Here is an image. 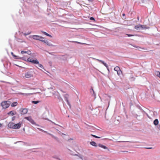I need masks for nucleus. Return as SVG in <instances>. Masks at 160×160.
<instances>
[{"mask_svg": "<svg viewBox=\"0 0 160 160\" xmlns=\"http://www.w3.org/2000/svg\"><path fill=\"white\" fill-rule=\"evenodd\" d=\"M49 112L48 111H46L42 114V118L44 119L48 120L51 122L52 123H54L55 125H57L54 122H52L48 119V118L49 117Z\"/></svg>", "mask_w": 160, "mask_h": 160, "instance_id": "1", "label": "nucleus"}, {"mask_svg": "<svg viewBox=\"0 0 160 160\" xmlns=\"http://www.w3.org/2000/svg\"><path fill=\"white\" fill-rule=\"evenodd\" d=\"M28 61L35 64H39V62L36 59L32 57H30L27 59Z\"/></svg>", "mask_w": 160, "mask_h": 160, "instance_id": "2", "label": "nucleus"}, {"mask_svg": "<svg viewBox=\"0 0 160 160\" xmlns=\"http://www.w3.org/2000/svg\"><path fill=\"white\" fill-rule=\"evenodd\" d=\"M10 102L9 101H3L1 103V104L3 108L6 109L10 106Z\"/></svg>", "mask_w": 160, "mask_h": 160, "instance_id": "3", "label": "nucleus"}, {"mask_svg": "<svg viewBox=\"0 0 160 160\" xmlns=\"http://www.w3.org/2000/svg\"><path fill=\"white\" fill-rule=\"evenodd\" d=\"M33 76V72L31 71H28L25 73L24 77L26 78H29L32 77Z\"/></svg>", "mask_w": 160, "mask_h": 160, "instance_id": "4", "label": "nucleus"}, {"mask_svg": "<svg viewBox=\"0 0 160 160\" xmlns=\"http://www.w3.org/2000/svg\"><path fill=\"white\" fill-rule=\"evenodd\" d=\"M43 38V37L41 36V42H42L45 44H46L47 45L49 46H53V47H55L56 46L53 45L51 44L50 42H49L48 40H43L42 39H41Z\"/></svg>", "mask_w": 160, "mask_h": 160, "instance_id": "5", "label": "nucleus"}, {"mask_svg": "<svg viewBox=\"0 0 160 160\" xmlns=\"http://www.w3.org/2000/svg\"><path fill=\"white\" fill-rule=\"evenodd\" d=\"M41 131H43V132H44L46 133H47V134H48V135H50V136H51L56 141H57V142H59V138L57 137H55V136H54L52 134L50 133H48V132H47L46 131H44V130H42V129H41Z\"/></svg>", "mask_w": 160, "mask_h": 160, "instance_id": "6", "label": "nucleus"}, {"mask_svg": "<svg viewBox=\"0 0 160 160\" xmlns=\"http://www.w3.org/2000/svg\"><path fill=\"white\" fill-rule=\"evenodd\" d=\"M63 97L64 98L65 100L67 102V104L69 106H70V103L68 100L69 95L67 94H66L63 95Z\"/></svg>", "mask_w": 160, "mask_h": 160, "instance_id": "7", "label": "nucleus"}, {"mask_svg": "<svg viewBox=\"0 0 160 160\" xmlns=\"http://www.w3.org/2000/svg\"><path fill=\"white\" fill-rule=\"evenodd\" d=\"M25 118L29 121L32 124H34L35 123L34 121L31 117H25Z\"/></svg>", "mask_w": 160, "mask_h": 160, "instance_id": "8", "label": "nucleus"}, {"mask_svg": "<svg viewBox=\"0 0 160 160\" xmlns=\"http://www.w3.org/2000/svg\"><path fill=\"white\" fill-rule=\"evenodd\" d=\"M93 59H94L96 60L97 61H99V62L102 63V64H103L106 67V68H108V65L106 63H105L104 61H102V60H100L98 59H96V58H93Z\"/></svg>", "mask_w": 160, "mask_h": 160, "instance_id": "9", "label": "nucleus"}, {"mask_svg": "<svg viewBox=\"0 0 160 160\" xmlns=\"http://www.w3.org/2000/svg\"><path fill=\"white\" fill-rule=\"evenodd\" d=\"M21 123H20L14 125V129H18L21 127Z\"/></svg>", "mask_w": 160, "mask_h": 160, "instance_id": "10", "label": "nucleus"}, {"mask_svg": "<svg viewBox=\"0 0 160 160\" xmlns=\"http://www.w3.org/2000/svg\"><path fill=\"white\" fill-rule=\"evenodd\" d=\"M14 123L12 122H10L8 124V127L14 129Z\"/></svg>", "mask_w": 160, "mask_h": 160, "instance_id": "11", "label": "nucleus"}, {"mask_svg": "<svg viewBox=\"0 0 160 160\" xmlns=\"http://www.w3.org/2000/svg\"><path fill=\"white\" fill-rule=\"evenodd\" d=\"M28 110L27 109L24 108L23 109L22 111V114H25L28 112Z\"/></svg>", "mask_w": 160, "mask_h": 160, "instance_id": "12", "label": "nucleus"}, {"mask_svg": "<svg viewBox=\"0 0 160 160\" xmlns=\"http://www.w3.org/2000/svg\"><path fill=\"white\" fill-rule=\"evenodd\" d=\"M98 146L99 147H101V148H104V149H108V148L107 147H106V146H104L103 145H102L101 144H98Z\"/></svg>", "mask_w": 160, "mask_h": 160, "instance_id": "13", "label": "nucleus"}, {"mask_svg": "<svg viewBox=\"0 0 160 160\" xmlns=\"http://www.w3.org/2000/svg\"><path fill=\"white\" fill-rule=\"evenodd\" d=\"M33 38L34 39L39 40L40 37L39 36L33 35L32 36Z\"/></svg>", "mask_w": 160, "mask_h": 160, "instance_id": "14", "label": "nucleus"}, {"mask_svg": "<svg viewBox=\"0 0 160 160\" xmlns=\"http://www.w3.org/2000/svg\"><path fill=\"white\" fill-rule=\"evenodd\" d=\"M41 32L42 33H43L44 35H45L46 36H49L50 37H52V36L48 34V33H47L46 32H44V31H41Z\"/></svg>", "mask_w": 160, "mask_h": 160, "instance_id": "15", "label": "nucleus"}, {"mask_svg": "<svg viewBox=\"0 0 160 160\" xmlns=\"http://www.w3.org/2000/svg\"><path fill=\"white\" fill-rule=\"evenodd\" d=\"M153 123L155 126L158 125V119H155Z\"/></svg>", "mask_w": 160, "mask_h": 160, "instance_id": "16", "label": "nucleus"}, {"mask_svg": "<svg viewBox=\"0 0 160 160\" xmlns=\"http://www.w3.org/2000/svg\"><path fill=\"white\" fill-rule=\"evenodd\" d=\"M155 75L158 77H160V72L158 71H156L155 73Z\"/></svg>", "mask_w": 160, "mask_h": 160, "instance_id": "17", "label": "nucleus"}, {"mask_svg": "<svg viewBox=\"0 0 160 160\" xmlns=\"http://www.w3.org/2000/svg\"><path fill=\"white\" fill-rule=\"evenodd\" d=\"M90 144L91 145H92L93 146H95V147L97 146L96 143L95 142H94V141L91 142H90Z\"/></svg>", "mask_w": 160, "mask_h": 160, "instance_id": "18", "label": "nucleus"}, {"mask_svg": "<svg viewBox=\"0 0 160 160\" xmlns=\"http://www.w3.org/2000/svg\"><path fill=\"white\" fill-rule=\"evenodd\" d=\"M18 105V103L17 102H13L11 106L12 107H15V106H17V105Z\"/></svg>", "mask_w": 160, "mask_h": 160, "instance_id": "19", "label": "nucleus"}, {"mask_svg": "<svg viewBox=\"0 0 160 160\" xmlns=\"http://www.w3.org/2000/svg\"><path fill=\"white\" fill-rule=\"evenodd\" d=\"M120 68L118 66H116L114 68V70L115 71H117L118 70H119Z\"/></svg>", "mask_w": 160, "mask_h": 160, "instance_id": "20", "label": "nucleus"}, {"mask_svg": "<svg viewBox=\"0 0 160 160\" xmlns=\"http://www.w3.org/2000/svg\"><path fill=\"white\" fill-rule=\"evenodd\" d=\"M117 72L118 75L119 76L120 75L122 74V71L120 69Z\"/></svg>", "mask_w": 160, "mask_h": 160, "instance_id": "21", "label": "nucleus"}, {"mask_svg": "<svg viewBox=\"0 0 160 160\" xmlns=\"http://www.w3.org/2000/svg\"><path fill=\"white\" fill-rule=\"evenodd\" d=\"M135 28L136 30H139V29H140V27H139V24L135 26Z\"/></svg>", "mask_w": 160, "mask_h": 160, "instance_id": "22", "label": "nucleus"}, {"mask_svg": "<svg viewBox=\"0 0 160 160\" xmlns=\"http://www.w3.org/2000/svg\"><path fill=\"white\" fill-rule=\"evenodd\" d=\"M8 114H11L12 116V115H14L15 114V113H14L13 111H11L10 112L8 113Z\"/></svg>", "mask_w": 160, "mask_h": 160, "instance_id": "23", "label": "nucleus"}, {"mask_svg": "<svg viewBox=\"0 0 160 160\" xmlns=\"http://www.w3.org/2000/svg\"><path fill=\"white\" fill-rule=\"evenodd\" d=\"M39 102H40V101H32V102L33 103H34V104H37Z\"/></svg>", "mask_w": 160, "mask_h": 160, "instance_id": "24", "label": "nucleus"}, {"mask_svg": "<svg viewBox=\"0 0 160 160\" xmlns=\"http://www.w3.org/2000/svg\"><path fill=\"white\" fill-rule=\"evenodd\" d=\"M90 92L91 93H92V92H93V95H94V96H95V92L93 90V89H92V88H91V90H90Z\"/></svg>", "mask_w": 160, "mask_h": 160, "instance_id": "25", "label": "nucleus"}, {"mask_svg": "<svg viewBox=\"0 0 160 160\" xmlns=\"http://www.w3.org/2000/svg\"><path fill=\"white\" fill-rule=\"evenodd\" d=\"M75 155H76V156H78V157L80 158H81V159H82V160H83V159H82V155H80V154H79V155H78L77 154H76Z\"/></svg>", "mask_w": 160, "mask_h": 160, "instance_id": "26", "label": "nucleus"}, {"mask_svg": "<svg viewBox=\"0 0 160 160\" xmlns=\"http://www.w3.org/2000/svg\"><path fill=\"white\" fill-rule=\"evenodd\" d=\"M54 88V87L53 86V85H52L50 87H49L48 86L47 87V88L48 89H53Z\"/></svg>", "mask_w": 160, "mask_h": 160, "instance_id": "27", "label": "nucleus"}, {"mask_svg": "<svg viewBox=\"0 0 160 160\" xmlns=\"http://www.w3.org/2000/svg\"><path fill=\"white\" fill-rule=\"evenodd\" d=\"M91 135L93 137H94L95 138H100V137H98L97 136H96V135H92V134Z\"/></svg>", "mask_w": 160, "mask_h": 160, "instance_id": "28", "label": "nucleus"}, {"mask_svg": "<svg viewBox=\"0 0 160 160\" xmlns=\"http://www.w3.org/2000/svg\"><path fill=\"white\" fill-rule=\"evenodd\" d=\"M126 35H127L128 37H130L131 36H134V35L130 34H126Z\"/></svg>", "mask_w": 160, "mask_h": 160, "instance_id": "29", "label": "nucleus"}, {"mask_svg": "<svg viewBox=\"0 0 160 160\" xmlns=\"http://www.w3.org/2000/svg\"><path fill=\"white\" fill-rule=\"evenodd\" d=\"M28 53L27 51H22L21 52V53L22 54H23L24 53Z\"/></svg>", "mask_w": 160, "mask_h": 160, "instance_id": "30", "label": "nucleus"}, {"mask_svg": "<svg viewBox=\"0 0 160 160\" xmlns=\"http://www.w3.org/2000/svg\"><path fill=\"white\" fill-rule=\"evenodd\" d=\"M90 19L91 20H93V21H95V19L93 17H90Z\"/></svg>", "mask_w": 160, "mask_h": 160, "instance_id": "31", "label": "nucleus"}, {"mask_svg": "<svg viewBox=\"0 0 160 160\" xmlns=\"http://www.w3.org/2000/svg\"><path fill=\"white\" fill-rule=\"evenodd\" d=\"M142 112H143L149 118H150L149 117V116H148V114L146 113V112L144 111H143V110H142Z\"/></svg>", "mask_w": 160, "mask_h": 160, "instance_id": "32", "label": "nucleus"}, {"mask_svg": "<svg viewBox=\"0 0 160 160\" xmlns=\"http://www.w3.org/2000/svg\"><path fill=\"white\" fill-rule=\"evenodd\" d=\"M49 54H51L52 55L56 56L55 54H54V52H49Z\"/></svg>", "mask_w": 160, "mask_h": 160, "instance_id": "33", "label": "nucleus"}, {"mask_svg": "<svg viewBox=\"0 0 160 160\" xmlns=\"http://www.w3.org/2000/svg\"><path fill=\"white\" fill-rule=\"evenodd\" d=\"M58 99L59 100H62V98L60 97V96H58Z\"/></svg>", "mask_w": 160, "mask_h": 160, "instance_id": "34", "label": "nucleus"}, {"mask_svg": "<svg viewBox=\"0 0 160 160\" xmlns=\"http://www.w3.org/2000/svg\"><path fill=\"white\" fill-rule=\"evenodd\" d=\"M139 27H140V28L142 29V27H143V25L139 24Z\"/></svg>", "mask_w": 160, "mask_h": 160, "instance_id": "35", "label": "nucleus"}, {"mask_svg": "<svg viewBox=\"0 0 160 160\" xmlns=\"http://www.w3.org/2000/svg\"><path fill=\"white\" fill-rule=\"evenodd\" d=\"M42 93H41V95H42V96L43 95H44L45 96H46V95L45 94L44 92H42Z\"/></svg>", "mask_w": 160, "mask_h": 160, "instance_id": "36", "label": "nucleus"}, {"mask_svg": "<svg viewBox=\"0 0 160 160\" xmlns=\"http://www.w3.org/2000/svg\"><path fill=\"white\" fill-rule=\"evenodd\" d=\"M75 42V43H79V44H82L80 42H77V41H73L72 42Z\"/></svg>", "mask_w": 160, "mask_h": 160, "instance_id": "37", "label": "nucleus"}, {"mask_svg": "<svg viewBox=\"0 0 160 160\" xmlns=\"http://www.w3.org/2000/svg\"><path fill=\"white\" fill-rule=\"evenodd\" d=\"M27 52H28L27 53H28V54L30 55L31 54V52L30 51H28Z\"/></svg>", "mask_w": 160, "mask_h": 160, "instance_id": "38", "label": "nucleus"}, {"mask_svg": "<svg viewBox=\"0 0 160 160\" xmlns=\"http://www.w3.org/2000/svg\"><path fill=\"white\" fill-rule=\"evenodd\" d=\"M145 148L147 149H152V147H149V148Z\"/></svg>", "mask_w": 160, "mask_h": 160, "instance_id": "39", "label": "nucleus"}, {"mask_svg": "<svg viewBox=\"0 0 160 160\" xmlns=\"http://www.w3.org/2000/svg\"><path fill=\"white\" fill-rule=\"evenodd\" d=\"M15 117H13L12 118V121H14L15 120Z\"/></svg>", "mask_w": 160, "mask_h": 160, "instance_id": "40", "label": "nucleus"}, {"mask_svg": "<svg viewBox=\"0 0 160 160\" xmlns=\"http://www.w3.org/2000/svg\"><path fill=\"white\" fill-rule=\"evenodd\" d=\"M146 28H147L146 27V26H145L143 25V27H142V29H146Z\"/></svg>", "mask_w": 160, "mask_h": 160, "instance_id": "41", "label": "nucleus"}, {"mask_svg": "<svg viewBox=\"0 0 160 160\" xmlns=\"http://www.w3.org/2000/svg\"><path fill=\"white\" fill-rule=\"evenodd\" d=\"M11 54H12V56H14V57H17L16 56H15V55H14L13 54V52H12V53H11Z\"/></svg>", "mask_w": 160, "mask_h": 160, "instance_id": "42", "label": "nucleus"}, {"mask_svg": "<svg viewBox=\"0 0 160 160\" xmlns=\"http://www.w3.org/2000/svg\"><path fill=\"white\" fill-rule=\"evenodd\" d=\"M41 68H43V66L41 64Z\"/></svg>", "mask_w": 160, "mask_h": 160, "instance_id": "43", "label": "nucleus"}, {"mask_svg": "<svg viewBox=\"0 0 160 160\" xmlns=\"http://www.w3.org/2000/svg\"><path fill=\"white\" fill-rule=\"evenodd\" d=\"M158 129H159V130H160V125H159L158 126Z\"/></svg>", "mask_w": 160, "mask_h": 160, "instance_id": "44", "label": "nucleus"}, {"mask_svg": "<svg viewBox=\"0 0 160 160\" xmlns=\"http://www.w3.org/2000/svg\"><path fill=\"white\" fill-rule=\"evenodd\" d=\"M77 111H78V112H80V108H79L78 109H77Z\"/></svg>", "mask_w": 160, "mask_h": 160, "instance_id": "45", "label": "nucleus"}, {"mask_svg": "<svg viewBox=\"0 0 160 160\" xmlns=\"http://www.w3.org/2000/svg\"><path fill=\"white\" fill-rule=\"evenodd\" d=\"M60 91H61L62 92H63V93H65V92L63 91H62V90H60Z\"/></svg>", "mask_w": 160, "mask_h": 160, "instance_id": "46", "label": "nucleus"}, {"mask_svg": "<svg viewBox=\"0 0 160 160\" xmlns=\"http://www.w3.org/2000/svg\"><path fill=\"white\" fill-rule=\"evenodd\" d=\"M107 68V70H108V72H110V71H109V68H108H108Z\"/></svg>", "mask_w": 160, "mask_h": 160, "instance_id": "47", "label": "nucleus"}, {"mask_svg": "<svg viewBox=\"0 0 160 160\" xmlns=\"http://www.w3.org/2000/svg\"><path fill=\"white\" fill-rule=\"evenodd\" d=\"M30 33H28V34H25H25H24V35H28V34H30Z\"/></svg>", "mask_w": 160, "mask_h": 160, "instance_id": "48", "label": "nucleus"}, {"mask_svg": "<svg viewBox=\"0 0 160 160\" xmlns=\"http://www.w3.org/2000/svg\"><path fill=\"white\" fill-rule=\"evenodd\" d=\"M88 0L89 1L92 2L93 1V0Z\"/></svg>", "mask_w": 160, "mask_h": 160, "instance_id": "49", "label": "nucleus"}, {"mask_svg": "<svg viewBox=\"0 0 160 160\" xmlns=\"http://www.w3.org/2000/svg\"><path fill=\"white\" fill-rule=\"evenodd\" d=\"M52 84H53V82H50V84H52Z\"/></svg>", "mask_w": 160, "mask_h": 160, "instance_id": "50", "label": "nucleus"}, {"mask_svg": "<svg viewBox=\"0 0 160 160\" xmlns=\"http://www.w3.org/2000/svg\"><path fill=\"white\" fill-rule=\"evenodd\" d=\"M138 116H139L138 115H137V117H136V118H137V119H138V118H137V117H138Z\"/></svg>", "mask_w": 160, "mask_h": 160, "instance_id": "51", "label": "nucleus"}, {"mask_svg": "<svg viewBox=\"0 0 160 160\" xmlns=\"http://www.w3.org/2000/svg\"><path fill=\"white\" fill-rule=\"evenodd\" d=\"M122 15H123V16H125V14L124 13H123L122 14Z\"/></svg>", "mask_w": 160, "mask_h": 160, "instance_id": "52", "label": "nucleus"}, {"mask_svg": "<svg viewBox=\"0 0 160 160\" xmlns=\"http://www.w3.org/2000/svg\"><path fill=\"white\" fill-rule=\"evenodd\" d=\"M2 124L1 123H0V127L1 126Z\"/></svg>", "mask_w": 160, "mask_h": 160, "instance_id": "53", "label": "nucleus"}, {"mask_svg": "<svg viewBox=\"0 0 160 160\" xmlns=\"http://www.w3.org/2000/svg\"><path fill=\"white\" fill-rule=\"evenodd\" d=\"M139 17H138V20H139Z\"/></svg>", "mask_w": 160, "mask_h": 160, "instance_id": "54", "label": "nucleus"}, {"mask_svg": "<svg viewBox=\"0 0 160 160\" xmlns=\"http://www.w3.org/2000/svg\"><path fill=\"white\" fill-rule=\"evenodd\" d=\"M21 94H24L23 93H21Z\"/></svg>", "mask_w": 160, "mask_h": 160, "instance_id": "55", "label": "nucleus"}, {"mask_svg": "<svg viewBox=\"0 0 160 160\" xmlns=\"http://www.w3.org/2000/svg\"><path fill=\"white\" fill-rule=\"evenodd\" d=\"M123 141H119V142H123Z\"/></svg>", "mask_w": 160, "mask_h": 160, "instance_id": "56", "label": "nucleus"}, {"mask_svg": "<svg viewBox=\"0 0 160 160\" xmlns=\"http://www.w3.org/2000/svg\"><path fill=\"white\" fill-rule=\"evenodd\" d=\"M134 47L137 48L136 47L134 46Z\"/></svg>", "mask_w": 160, "mask_h": 160, "instance_id": "57", "label": "nucleus"}, {"mask_svg": "<svg viewBox=\"0 0 160 160\" xmlns=\"http://www.w3.org/2000/svg\"><path fill=\"white\" fill-rule=\"evenodd\" d=\"M46 97H48V96H46Z\"/></svg>", "mask_w": 160, "mask_h": 160, "instance_id": "58", "label": "nucleus"}]
</instances>
